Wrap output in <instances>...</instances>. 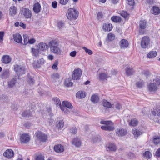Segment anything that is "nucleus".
<instances>
[{
  "label": "nucleus",
  "mask_w": 160,
  "mask_h": 160,
  "mask_svg": "<svg viewBox=\"0 0 160 160\" xmlns=\"http://www.w3.org/2000/svg\"><path fill=\"white\" fill-rule=\"evenodd\" d=\"M4 35V33L3 32H0V40H2V41L3 40Z\"/></svg>",
  "instance_id": "774afa93"
},
{
  "label": "nucleus",
  "mask_w": 160,
  "mask_h": 160,
  "mask_svg": "<svg viewBox=\"0 0 160 160\" xmlns=\"http://www.w3.org/2000/svg\"><path fill=\"white\" fill-rule=\"evenodd\" d=\"M116 132V135L120 137L124 136L127 133V131L126 129L122 128H117Z\"/></svg>",
  "instance_id": "f8f14e48"
},
{
  "label": "nucleus",
  "mask_w": 160,
  "mask_h": 160,
  "mask_svg": "<svg viewBox=\"0 0 160 160\" xmlns=\"http://www.w3.org/2000/svg\"><path fill=\"white\" fill-rule=\"evenodd\" d=\"M54 150L57 152L61 153L64 151V147L61 144L56 145L54 147Z\"/></svg>",
  "instance_id": "4468645a"
},
{
  "label": "nucleus",
  "mask_w": 160,
  "mask_h": 160,
  "mask_svg": "<svg viewBox=\"0 0 160 160\" xmlns=\"http://www.w3.org/2000/svg\"><path fill=\"white\" fill-rule=\"evenodd\" d=\"M144 82H138L136 83V86L139 88H141L144 85Z\"/></svg>",
  "instance_id": "6e6d98bb"
},
{
  "label": "nucleus",
  "mask_w": 160,
  "mask_h": 160,
  "mask_svg": "<svg viewBox=\"0 0 160 160\" xmlns=\"http://www.w3.org/2000/svg\"><path fill=\"white\" fill-rule=\"evenodd\" d=\"M70 132L73 134H75L77 132V130L76 127H72L70 130Z\"/></svg>",
  "instance_id": "3c124183"
},
{
  "label": "nucleus",
  "mask_w": 160,
  "mask_h": 160,
  "mask_svg": "<svg viewBox=\"0 0 160 160\" xmlns=\"http://www.w3.org/2000/svg\"><path fill=\"white\" fill-rule=\"evenodd\" d=\"M24 38V45H26L28 43L29 38V37L27 35H24L23 36Z\"/></svg>",
  "instance_id": "49530a36"
},
{
  "label": "nucleus",
  "mask_w": 160,
  "mask_h": 160,
  "mask_svg": "<svg viewBox=\"0 0 160 160\" xmlns=\"http://www.w3.org/2000/svg\"><path fill=\"white\" fill-rule=\"evenodd\" d=\"M121 15L124 18L126 19L128 17L129 14L126 11H122L121 12Z\"/></svg>",
  "instance_id": "de8ad7c7"
},
{
  "label": "nucleus",
  "mask_w": 160,
  "mask_h": 160,
  "mask_svg": "<svg viewBox=\"0 0 160 160\" xmlns=\"http://www.w3.org/2000/svg\"><path fill=\"white\" fill-rule=\"evenodd\" d=\"M41 6L40 4L37 2L34 4L33 6V10L35 13H39L41 10Z\"/></svg>",
  "instance_id": "dca6fc26"
},
{
  "label": "nucleus",
  "mask_w": 160,
  "mask_h": 160,
  "mask_svg": "<svg viewBox=\"0 0 160 160\" xmlns=\"http://www.w3.org/2000/svg\"><path fill=\"white\" fill-rule=\"evenodd\" d=\"M39 49H35L34 48H32L31 52L32 54L35 57H37L39 53Z\"/></svg>",
  "instance_id": "58836bf2"
},
{
  "label": "nucleus",
  "mask_w": 160,
  "mask_h": 160,
  "mask_svg": "<svg viewBox=\"0 0 160 160\" xmlns=\"http://www.w3.org/2000/svg\"><path fill=\"white\" fill-rule=\"evenodd\" d=\"M128 4L129 5L133 6L135 4L134 0H127Z\"/></svg>",
  "instance_id": "bf43d9fd"
},
{
  "label": "nucleus",
  "mask_w": 160,
  "mask_h": 160,
  "mask_svg": "<svg viewBox=\"0 0 160 160\" xmlns=\"http://www.w3.org/2000/svg\"><path fill=\"white\" fill-rule=\"evenodd\" d=\"M152 13L155 15H158L160 12V10L158 7L154 6L152 9Z\"/></svg>",
  "instance_id": "f704fd0d"
},
{
  "label": "nucleus",
  "mask_w": 160,
  "mask_h": 160,
  "mask_svg": "<svg viewBox=\"0 0 160 160\" xmlns=\"http://www.w3.org/2000/svg\"><path fill=\"white\" fill-rule=\"evenodd\" d=\"M91 100L92 102L95 103L99 102V98L98 95L94 94L92 96L91 98Z\"/></svg>",
  "instance_id": "a878e982"
},
{
  "label": "nucleus",
  "mask_w": 160,
  "mask_h": 160,
  "mask_svg": "<svg viewBox=\"0 0 160 160\" xmlns=\"http://www.w3.org/2000/svg\"><path fill=\"white\" fill-rule=\"evenodd\" d=\"M115 38V35L114 34L110 33L108 34L106 39V41L108 42L114 40Z\"/></svg>",
  "instance_id": "7c9ffc66"
},
{
  "label": "nucleus",
  "mask_w": 160,
  "mask_h": 160,
  "mask_svg": "<svg viewBox=\"0 0 160 160\" xmlns=\"http://www.w3.org/2000/svg\"><path fill=\"white\" fill-rule=\"evenodd\" d=\"M32 113L29 110L24 111L22 113V116L23 117L29 118L32 116Z\"/></svg>",
  "instance_id": "72a5a7b5"
},
{
  "label": "nucleus",
  "mask_w": 160,
  "mask_h": 160,
  "mask_svg": "<svg viewBox=\"0 0 160 160\" xmlns=\"http://www.w3.org/2000/svg\"><path fill=\"white\" fill-rule=\"evenodd\" d=\"M30 140V137L28 134L24 133L21 135L20 140L22 143H27Z\"/></svg>",
  "instance_id": "ddd939ff"
},
{
  "label": "nucleus",
  "mask_w": 160,
  "mask_h": 160,
  "mask_svg": "<svg viewBox=\"0 0 160 160\" xmlns=\"http://www.w3.org/2000/svg\"><path fill=\"white\" fill-rule=\"evenodd\" d=\"M107 151L109 152L115 151L116 150V148L115 145L113 143H110L107 145L106 146Z\"/></svg>",
  "instance_id": "f3484780"
},
{
  "label": "nucleus",
  "mask_w": 160,
  "mask_h": 160,
  "mask_svg": "<svg viewBox=\"0 0 160 160\" xmlns=\"http://www.w3.org/2000/svg\"><path fill=\"white\" fill-rule=\"evenodd\" d=\"M72 143L76 147H79L81 145V142L79 138H75L72 140Z\"/></svg>",
  "instance_id": "a211bd4d"
},
{
  "label": "nucleus",
  "mask_w": 160,
  "mask_h": 160,
  "mask_svg": "<svg viewBox=\"0 0 160 160\" xmlns=\"http://www.w3.org/2000/svg\"><path fill=\"white\" fill-rule=\"evenodd\" d=\"M160 85V79L157 78L154 79L153 82L150 83L148 86V88L150 92L155 91L158 89V86Z\"/></svg>",
  "instance_id": "20e7f679"
},
{
  "label": "nucleus",
  "mask_w": 160,
  "mask_h": 160,
  "mask_svg": "<svg viewBox=\"0 0 160 160\" xmlns=\"http://www.w3.org/2000/svg\"><path fill=\"white\" fill-rule=\"evenodd\" d=\"M112 28V26L110 23H105L103 27V29L105 31H110Z\"/></svg>",
  "instance_id": "6ab92c4d"
},
{
  "label": "nucleus",
  "mask_w": 160,
  "mask_h": 160,
  "mask_svg": "<svg viewBox=\"0 0 160 160\" xmlns=\"http://www.w3.org/2000/svg\"><path fill=\"white\" fill-rule=\"evenodd\" d=\"M153 142L156 145L158 144L160 142V137L154 136L153 137Z\"/></svg>",
  "instance_id": "79ce46f5"
},
{
  "label": "nucleus",
  "mask_w": 160,
  "mask_h": 160,
  "mask_svg": "<svg viewBox=\"0 0 160 160\" xmlns=\"http://www.w3.org/2000/svg\"><path fill=\"white\" fill-rule=\"evenodd\" d=\"M150 43V39L147 36H144L141 40V47L143 48H148Z\"/></svg>",
  "instance_id": "6e6552de"
},
{
  "label": "nucleus",
  "mask_w": 160,
  "mask_h": 160,
  "mask_svg": "<svg viewBox=\"0 0 160 160\" xmlns=\"http://www.w3.org/2000/svg\"><path fill=\"white\" fill-rule=\"evenodd\" d=\"M64 125V122L62 121H60L57 124V127L58 128H62Z\"/></svg>",
  "instance_id": "8fccbe9b"
},
{
  "label": "nucleus",
  "mask_w": 160,
  "mask_h": 160,
  "mask_svg": "<svg viewBox=\"0 0 160 160\" xmlns=\"http://www.w3.org/2000/svg\"><path fill=\"white\" fill-rule=\"evenodd\" d=\"M132 132L134 135V137L136 139L137 138H138L140 135L142 134L141 131L136 129H133Z\"/></svg>",
  "instance_id": "cd10ccee"
},
{
  "label": "nucleus",
  "mask_w": 160,
  "mask_h": 160,
  "mask_svg": "<svg viewBox=\"0 0 160 160\" xmlns=\"http://www.w3.org/2000/svg\"><path fill=\"white\" fill-rule=\"evenodd\" d=\"M108 75L104 73H101L99 74V78L100 80H104L108 78Z\"/></svg>",
  "instance_id": "4c0bfd02"
},
{
  "label": "nucleus",
  "mask_w": 160,
  "mask_h": 160,
  "mask_svg": "<svg viewBox=\"0 0 160 160\" xmlns=\"http://www.w3.org/2000/svg\"><path fill=\"white\" fill-rule=\"evenodd\" d=\"M38 49L42 51H44L46 50V48H48V45L45 43H40L38 45Z\"/></svg>",
  "instance_id": "aec40b11"
},
{
  "label": "nucleus",
  "mask_w": 160,
  "mask_h": 160,
  "mask_svg": "<svg viewBox=\"0 0 160 160\" xmlns=\"http://www.w3.org/2000/svg\"><path fill=\"white\" fill-rule=\"evenodd\" d=\"M77 52L75 51H73L70 53V55L72 57H74L76 56Z\"/></svg>",
  "instance_id": "052dcab7"
},
{
  "label": "nucleus",
  "mask_w": 160,
  "mask_h": 160,
  "mask_svg": "<svg viewBox=\"0 0 160 160\" xmlns=\"http://www.w3.org/2000/svg\"><path fill=\"white\" fill-rule=\"evenodd\" d=\"M14 70L18 75H22L25 73V68L22 65L17 64L14 65Z\"/></svg>",
  "instance_id": "39448f33"
},
{
  "label": "nucleus",
  "mask_w": 160,
  "mask_h": 160,
  "mask_svg": "<svg viewBox=\"0 0 160 160\" xmlns=\"http://www.w3.org/2000/svg\"><path fill=\"white\" fill-rule=\"evenodd\" d=\"M115 105L116 108L118 110H120L122 107L121 105L118 103H116Z\"/></svg>",
  "instance_id": "680f3d73"
},
{
  "label": "nucleus",
  "mask_w": 160,
  "mask_h": 160,
  "mask_svg": "<svg viewBox=\"0 0 160 160\" xmlns=\"http://www.w3.org/2000/svg\"><path fill=\"white\" fill-rule=\"evenodd\" d=\"M51 53L60 55L61 50L59 43L56 41L52 40L50 41L48 44Z\"/></svg>",
  "instance_id": "f257e3e1"
},
{
  "label": "nucleus",
  "mask_w": 160,
  "mask_h": 160,
  "mask_svg": "<svg viewBox=\"0 0 160 160\" xmlns=\"http://www.w3.org/2000/svg\"><path fill=\"white\" fill-rule=\"evenodd\" d=\"M8 97L5 95H2L0 97V100L3 102H7L8 101Z\"/></svg>",
  "instance_id": "c03bdc74"
},
{
  "label": "nucleus",
  "mask_w": 160,
  "mask_h": 160,
  "mask_svg": "<svg viewBox=\"0 0 160 160\" xmlns=\"http://www.w3.org/2000/svg\"><path fill=\"white\" fill-rule=\"evenodd\" d=\"M52 7L54 8H56L57 6V2L56 1H54L52 4Z\"/></svg>",
  "instance_id": "69168bd1"
},
{
  "label": "nucleus",
  "mask_w": 160,
  "mask_h": 160,
  "mask_svg": "<svg viewBox=\"0 0 160 160\" xmlns=\"http://www.w3.org/2000/svg\"><path fill=\"white\" fill-rule=\"evenodd\" d=\"M14 154V152L11 149H7L3 153V156L8 159H11L12 158Z\"/></svg>",
  "instance_id": "9b49d317"
},
{
  "label": "nucleus",
  "mask_w": 160,
  "mask_h": 160,
  "mask_svg": "<svg viewBox=\"0 0 160 160\" xmlns=\"http://www.w3.org/2000/svg\"><path fill=\"white\" fill-rule=\"evenodd\" d=\"M128 45V41L124 39L121 40L120 42V46L121 48H127Z\"/></svg>",
  "instance_id": "412c9836"
},
{
  "label": "nucleus",
  "mask_w": 160,
  "mask_h": 160,
  "mask_svg": "<svg viewBox=\"0 0 160 160\" xmlns=\"http://www.w3.org/2000/svg\"><path fill=\"white\" fill-rule=\"evenodd\" d=\"M71 78H67L66 79L64 82L65 85L67 87H69L72 86L73 83L71 82Z\"/></svg>",
  "instance_id": "473e14b6"
},
{
  "label": "nucleus",
  "mask_w": 160,
  "mask_h": 160,
  "mask_svg": "<svg viewBox=\"0 0 160 160\" xmlns=\"http://www.w3.org/2000/svg\"><path fill=\"white\" fill-rule=\"evenodd\" d=\"M62 106L61 107L62 110L64 111L65 112L68 113L69 111L67 110L66 108L69 109H71L72 108V104L69 102L67 101H64L62 102Z\"/></svg>",
  "instance_id": "0eeeda50"
},
{
  "label": "nucleus",
  "mask_w": 160,
  "mask_h": 160,
  "mask_svg": "<svg viewBox=\"0 0 160 160\" xmlns=\"http://www.w3.org/2000/svg\"><path fill=\"white\" fill-rule=\"evenodd\" d=\"M97 17L98 20H101L103 17L102 13V12H99L97 14Z\"/></svg>",
  "instance_id": "5fc2aeb1"
},
{
  "label": "nucleus",
  "mask_w": 160,
  "mask_h": 160,
  "mask_svg": "<svg viewBox=\"0 0 160 160\" xmlns=\"http://www.w3.org/2000/svg\"><path fill=\"white\" fill-rule=\"evenodd\" d=\"M35 41L36 40L34 39L33 38H32L30 39H29L28 43L30 44H32L35 43Z\"/></svg>",
  "instance_id": "0e129e2a"
},
{
  "label": "nucleus",
  "mask_w": 160,
  "mask_h": 160,
  "mask_svg": "<svg viewBox=\"0 0 160 160\" xmlns=\"http://www.w3.org/2000/svg\"><path fill=\"white\" fill-rule=\"evenodd\" d=\"M10 75L9 71L8 69H4L3 71L1 74V77L3 79H6L8 78Z\"/></svg>",
  "instance_id": "5701e85b"
},
{
  "label": "nucleus",
  "mask_w": 160,
  "mask_h": 160,
  "mask_svg": "<svg viewBox=\"0 0 160 160\" xmlns=\"http://www.w3.org/2000/svg\"><path fill=\"white\" fill-rule=\"evenodd\" d=\"M82 74V72L80 69H75L72 74V78L73 80H78L80 79Z\"/></svg>",
  "instance_id": "1a4fd4ad"
},
{
  "label": "nucleus",
  "mask_w": 160,
  "mask_h": 160,
  "mask_svg": "<svg viewBox=\"0 0 160 160\" xmlns=\"http://www.w3.org/2000/svg\"><path fill=\"white\" fill-rule=\"evenodd\" d=\"M36 160H44V157L41 155H38L36 157Z\"/></svg>",
  "instance_id": "13d9d810"
},
{
  "label": "nucleus",
  "mask_w": 160,
  "mask_h": 160,
  "mask_svg": "<svg viewBox=\"0 0 160 160\" xmlns=\"http://www.w3.org/2000/svg\"><path fill=\"white\" fill-rule=\"evenodd\" d=\"M134 72L133 69L131 68H128L126 70V75L128 76L132 75Z\"/></svg>",
  "instance_id": "2f4dec72"
},
{
  "label": "nucleus",
  "mask_w": 160,
  "mask_h": 160,
  "mask_svg": "<svg viewBox=\"0 0 160 160\" xmlns=\"http://www.w3.org/2000/svg\"><path fill=\"white\" fill-rule=\"evenodd\" d=\"M58 65V62H57L54 63L53 65L52 66V68L53 69H54L56 70H57L58 69V68L57 67V65Z\"/></svg>",
  "instance_id": "e2e57ef3"
},
{
  "label": "nucleus",
  "mask_w": 160,
  "mask_h": 160,
  "mask_svg": "<svg viewBox=\"0 0 160 160\" xmlns=\"http://www.w3.org/2000/svg\"><path fill=\"white\" fill-rule=\"evenodd\" d=\"M11 60V58L8 55H5L3 56L2 59V62L5 64L9 63Z\"/></svg>",
  "instance_id": "4be33fe9"
},
{
  "label": "nucleus",
  "mask_w": 160,
  "mask_h": 160,
  "mask_svg": "<svg viewBox=\"0 0 160 160\" xmlns=\"http://www.w3.org/2000/svg\"><path fill=\"white\" fill-rule=\"evenodd\" d=\"M156 155L158 157H160V148H159L156 152Z\"/></svg>",
  "instance_id": "338daca9"
},
{
  "label": "nucleus",
  "mask_w": 160,
  "mask_h": 160,
  "mask_svg": "<svg viewBox=\"0 0 160 160\" xmlns=\"http://www.w3.org/2000/svg\"><path fill=\"white\" fill-rule=\"evenodd\" d=\"M138 123V121L136 119H133L131 120L129 124L130 126H136Z\"/></svg>",
  "instance_id": "a18cd8bd"
},
{
  "label": "nucleus",
  "mask_w": 160,
  "mask_h": 160,
  "mask_svg": "<svg viewBox=\"0 0 160 160\" xmlns=\"http://www.w3.org/2000/svg\"><path fill=\"white\" fill-rule=\"evenodd\" d=\"M151 114L153 116H160V107L156 108L151 111Z\"/></svg>",
  "instance_id": "393cba45"
},
{
  "label": "nucleus",
  "mask_w": 160,
  "mask_h": 160,
  "mask_svg": "<svg viewBox=\"0 0 160 160\" xmlns=\"http://www.w3.org/2000/svg\"><path fill=\"white\" fill-rule=\"evenodd\" d=\"M85 93L83 91H78L76 94V97L78 98H83L85 97Z\"/></svg>",
  "instance_id": "c756f323"
},
{
  "label": "nucleus",
  "mask_w": 160,
  "mask_h": 160,
  "mask_svg": "<svg viewBox=\"0 0 160 160\" xmlns=\"http://www.w3.org/2000/svg\"><path fill=\"white\" fill-rule=\"evenodd\" d=\"M13 37L14 41L18 43H22V37L21 35L18 33L14 34Z\"/></svg>",
  "instance_id": "2eb2a0df"
},
{
  "label": "nucleus",
  "mask_w": 160,
  "mask_h": 160,
  "mask_svg": "<svg viewBox=\"0 0 160 160\" xmlns=\"http://www.w3.org/2000/svg\"><path fill=\"white\" fill-rule=\"evenodd\" d=\"M55 104L58 106H59V107H61V102L59 99L57 97L54 98H53Z\"/></svg>",
  "instance_id": "ea45409f"
},
{
  "label": "nucleus",
  "mask_w": 160,
  "mask_h": 160,
  "mask_svg": "<svg viewBox=\"0 0 160 160\" xmlns=\"http://www.w3.org/2000/svg\"><path fill=\"white\" fill-rule=\"evenodd\" d=\"M157 55V52L155 51H152L149 52L147 55V57L149 58H152L155 57Z\"/></svg>",
  "instance_id": "c85d7f7f"
},
{
  "label": "nucleus",
  "mask_w": 160,
  "mask_h": 160,
  "mask_svg": "<svg viewBox=\"0 0 160 160\" xmlns=\"http://www.w3.org/2000/svg\"><path fill=\"white\" fill-rule=\"evenodd\" d=\"M69 0H60L59 2L63 5H66L68 2Z\"/></svg>",
  "instance_id": "4d7b16f0"
},
{
  "label": "nucleus",
  "mask_w": 160,
  "mask_h": 160,
  "mask_svg": "<svg viewBox=\"0 0 160 160\" xmlns=\"http://www.w3.org/2000/svg\"><path fill=\"white\" fill-rule=\"evenodd\" d=\"M9 14L12 16H14L17 13V8L14 6H12L9 9Z\"/></svg>",
  "instance_id": "b1692460"
},
{
  "label": "nucleus",
  "mask_w": 160,
  "mask_h": 160,
  "mask_svg": "<svg viewBox=\"0 0 160 160\" xmlns=\"http://www.w3.org/2000/svg\"><path fill=\"white\" fill-rule=\"evenodd\" d=\"M51 77L54 79H56L59 78V75L57 73H55L51 75Z\"/></svg>",
  "instance_id": "603ef678"
},
{
  "label": "nucleus",
  "mask_w": 160,
  "mask_h": 160,
  "mask_svg": "<svg viewBox=\"0 0 160 160\" xmlns=\"http://www.w3.org/2000/svg\"><path fill=\"white\" fill-rule=\"evenodd\" d=\"M147 22L145 20H142L139 22V28L141 29H145L147 27Z\"/></svg>",
  "instance_id": "bb28decb"
},
{
  "label": "nucleus",
  "mask_w": 160,
  "mask_h": 160,
  "mask_svg": "<svg viewBox=\"0 0 160 160\" xmlns=\"http://www.w3.org/2000/svg\"><path fill=\"white\" fill-rule=\"evenodd\" d=\"M111 20L115 22H118L121 21V18L119 17L113 16L111 18Z\"/></svg>",
  "instance_id": "c9c22d12"
},
{
  "label": "nucleus",
  "mask_w": 160,
  "mask_h": 160,
  "mask_svg": "<svg viewBox=\"0 0 160 160\" xmlns=\"http://www.w3.org/2000/svg\"><path fill=\"white\" fill-rule=\"evenodd\" d=\"M58 25L59 28H62L64 26V23L62 21H60L58 22Z\"/></svg>",
  "instance_id": "864d4df0"
},
{
  "label": "nucleus",
  "mask_w": 160,
  "mask_h": 160,
  "mask_svg": "<svg viewBox=\"0 0 160 160\" xmlns=\"http://www.w3.org/2000/svg\"><path fill=\"white\" fill-rule=\"evenodd\" d=\"M82 48L85 50L86 52L88 53L89 55H91L92 54V52L90 50L88 49L85 47H82Z\"/></svg>",
  "instance_id": "09e8293b"
},
{
  "label": "nucleus",
  "mask_w": 160,
  "mask_h": 160,
  "mask_svg": "<svg viewBox=\"0 0 160 160\" xmlns=\"http://www.w3.org/2000/svg\"><path fill=\"white\" fill-rule=\"evenodd\" d=\"M100 123L101 124L105 125L101 127V129L103 130L110 131L115 129L113 126V123L110 121H101Z\"/></svg>",
  "instance_id": "7ed1b4c3"
},
{
  "label": "nucleus",
  "mask_w": 160,
  "mask_h": 160,
  "mask_svg": "<svg viewBox=\"0 0 160 160\" xmlns=\"http://www.w3.org/2000/svg\"><path fill=\"white\" fill-rule=\"evenodd\" d=\"M35 134L38 139L41 142H45L47 140V136L41 132L38 131Z\"/></svg>",
  "instance_id": "9d476101"
},
{
  "label": "nucleus",
  "mask_w": 160,
  "mask_h": 160,
  "mask_svg": "<svg viewBox=\"0 0 160 160\" xmlns=\"http://www.w3.org/2000/svg\"><path fill=\"white\" fill-rule=\"evenodd\" d=\"M78 17V12L73 8H69L67 14V17L68 20V23L70 25H75L76 22L75 20Z\"/></svg>",
  "instance_id": "f03ea898"
},
{
  "label": "nucleus",
  "mask_w": 160,
  "mask_h": 160,
  "mask_svg": "<svg viewBox=\"0 0 160 160\" xmlns=\"http://www.w3.org/2000/svg\"><path fill=\"white\" fill-rule=\"evenodd\" d=\"M16 82V79L14 78L8 82V86L9 88H12L15 85Z\"/></svg>",
  "instance_id": "e433bc0d"
},
{
  "label": "nucleus",
  "mask_w": 160,
  "mask_h": 160,
  "mask_svg": "<svg viewBox=\"0 0 160 160\" xmlns=\"http://www.w3.org/2000/svg\"><path fill=\"white\" fill-rule=\"evenodd\" d=\"M103 106L105 107H108V108H111L112 107V105L111 103L106 100H104L102 102Z\"/></svg>",
  "instance_id": "37998d69"
},
{
  "label": "nucleus",
  "mask_w": 160,
  "mask_h": 160,
  "mask_svg": "<svg viewBox=\"0 0 160 160\" xmlns=\"http://www.w3.org/2000/svg\"><path fill=\"white\" fill-rule=\"evenodd\" d=\"M152 156L151 153L149 151H146L143 154V156L144 158L146 159L150 158Z\"/></svg>",
  "instance_id": "a19ab883"
},
{
  "label": "nucleus",
  "mask_w": 160,
  "mask_h": 160,
  "mask_svg": "<svg viewBox=\"0 0 160 160\" xmlns=\"http://www.w3.org/2000/svg\"><path fill=\"white\" fill-rule=\"evenodd\" d=\"M20 12L21 14L26 18H31L32 12L28 8H23L21 9Z\"/></svg>",
  "instance_id": "423d86ee"
}]
</instances>
